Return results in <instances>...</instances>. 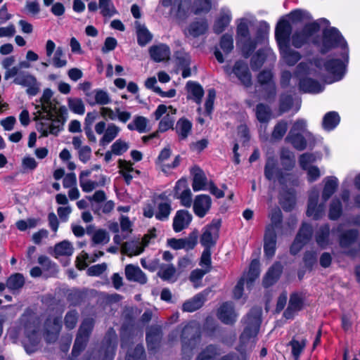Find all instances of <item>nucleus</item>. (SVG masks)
<instances>
[{
  "label": "nucleus",
  "mask_w": 360,
  "mask_h": 360,
  "mask_svg": "<svg viewBox=\"0 0 360 360\" xmlns=\"http://www.w3.org/2000/svg\"><path fill=\"white\" fill-rule=\"evenodd\" d=\"M38 321L32 317L23 315L19 326L9 329L8 335L13 342L21 340L27 354H32L39 348L41 335L48 342H55L60 331L61 317L55 314L49 316L39 329Z\"/></svg>",
  "instance_id": "nucleus-1"
},
{
  "label": "nucleus",
  "mask_w": 360,
  "mask_h": 360,
  "mask_svg": "<svg viewBox=\"0 0 360 360\" xmlns=\"http://www.w3.org/2000/svg\"><path fill=\"white\" fill-rule=\"evenodd\" d=\"M323 37L321 44H318V40H313L314 44L319 46V51L325 54L335 47H340L342 51L341 56L345 61L340 59H329L324 61L322 58L314 60V65L321 70L323 68L332 75L335 79L339 81L343 77L346 70V63L349 60V49L347 41L345 40L339 30L335 27L326 28L323 30Z\"/></svg>",
  "instance_id": "nucleus-2"
},
{
  "label": "nucleus",
  "mask_w": 360,
  "mask_h": 360,
  "mask_svg": "<svg viewBox=\"0 0 360 360\" xmlns=\"http://www.w3.org/2000/svg\"><path fill=\"white\" fill-rule=\"evenodd\" d=\"M34 120L37 122V129L42 136L49 134L57 136L63 129L65 120L63 117L64 108L53 98L50 89H44L40 99V105H36Z\"/></svg>",
  "instance_id": "nucleus-3"
},
{
  "label": "nucleus",
  "mask_w": 360,
  "mask_h": 360,
  "mask_svg": "<svg viewBox=\"0 0 360 360\" xmlns=\"http://www.w3.org/2000/svg\"><path fill=\"white\" fill-rule=\"evenodd\" d=\"M324 187L321 198L323 203L318 205L319 192L317 189H313L309 196L307 215L313 217L314 219H321L325 213V202L333 195L338 187V179L333 176H327L323 179Z\"/></svg>",
  "instance_id": "nucleus-4"
},
{
  "label": "nucleus",
  "mask_w": 360,
  "mask_h": 360,
  "mask_svg": "<svg viewBox=\"0 0 360 360\" xmlns=\"http://www.w3.org/2000/svg\"><path fill=\"white\" fill-rule=\"evenodd\" d=\"M292 25L288 20L283 18L278 22L275 29V37L280 49L284 62L289 66H293L300 59V53L290 47V34Z\"/></svg>",
  "instance_id": "nucleus-5"
},
{
  "label": "nucleus",
  "mask_w": 360,
  "mask_h": 360,
  "mask_svg": "<svg viewBox=\"0 0 360 360\" xmlns=\"http://www.w3.org/2000/svg\"><path fill=\"white\" fill-rule=\"evenodd\" d=\"M312 66L313 63L311 61L300 63L296 67L294 77L299 80L300 91L304 93L319 94L323 91L324 87L316 80L308 77L309 75L321 77Z\"/></svg>",
  "instance_id": "nucleus-6"
},
{
  "label": "nucleus",
  "mask_w": 360,
  "mask_h": 360,
  "mask_svg": "<svg viewBox=\"0 0 360 360\" xmlns=\"http://www.w3.org/2000/svg\"><path fill=\"white\" fill-rule=\"evenodd\" d=\"M323 23L328 26L330 22L326 18H320L318 20L307 23L302 29L296 30L290 34V42L296 49H300L304 45L309 44L315 34L320 30V25Z\"/></svg>",
  "instance_id": "nucleus-7"
},
{
  "label": "nucleus",
  "mask_w": 360,
  "mask_h": 360,
  "mask_svg": "<svg viewBox=\"0 0 360 360\" xmlns=\"http://www.w3.org/2000/svg\"><path fill=\"white\" fill-rule=\"evenodd\" d=\"M262 309L252 308L245 319V326L240 335V340L242 344L245 345L249 342H254L257 336L261 323Z\"/></svg>",
  "instance_id": "nucleus-8"
},
{
  "label": "nucleus",
  "mask_w": 360,
  "mask_h": 360,
  "mask_svg": "<svg viewBox=\"0 0 360 360\" xmlns=\"http://www.w3.org/2000/svg\"><path fill=\"white\" fill-rule=\"evenodd\" d=\"M224 70L227 75L233 74L245 87L252 86V74L246 62L241 60H237L232 68L227 65L224 67Z\"/></svg>",
  "instance_id": "nucleus-9"
},
{
  "label": "nucleus",
  "mask_w": 360,
  "mask_h": 360,
  "mask_svg": "<svg viewBox=\"0 0 360 360\" xmlns=\"http://www.w3.org/2000/svg\"><path fill=\"white\" fill-rule=\"evenodd\" d=\"M200 338L198 326L195 323H189L183 328L181 333L182 349L185 352L191 351L196 347Z\"/></svg>",
  "instance_id": "nucleus-10"
},
{
  "label": "nucleus",
  "mask_w": 360,
  "mask_h": 360,
  "mask_svg": "<svg viewBox=\"0 0 360 360\" xmlns=\"http://www.w3.org/2000/svg\"><path fill=\"white\" fill-rule=\"evenodd\" d=\"M176 112V110L174 109L171 105L167 107L165 105L161 104L158 106L157 109L153 112L155 119L158 120L165 115L159 123L158 131L165 132L173 128Z\"/></svg>",
  "instance_id": "nucleus-11"
},
{
  "label": "nucleus",
  "mask_w": 360,
  "mask_h": 360,
  "mask_svg": "<svg viewBox=\"0 0 360 360\" xmlns=\"http://www.w3.org/2000/svg\"><path fill=\"white\" fill-rule=\"evenodd\" d=\"M155 229L150 231L143 237L141 240H136L125 242L122 246V251L128 256L140 255L143 252L145 248L150 244V240L155 238Z\"/></svg>",
  "instance_id": "nucleus-12"
},
{
  "label": "nucleus",
  "mask_w": 360,
  "mask_h": 360,
  "mask_svg": "<svg viewBox=\"0 0 360 360\" xmlns=\"http://www.w3.org/2000/svg\"><path fill=\"white\" fill-rule=\"evenodd\" d=\"M285 141L300 151L305 150L307 147L312 148L316 144L315 137L311 132L288 134Z\"/></svg>",
  "instance_id": "nucleus-13"
},
{
  "label": "nucleus",
  "mask_w": 360,
  "mask_h": 360,
  "mask_svg": "<svg viewBox=\"0 0 360 360\" xmlns=\"http://www.w3.org/2000/svg\"><path fill=\"white\" fill-rule=\"evenodd\" d=\"M220 226L221 221L219 220H213L211 224L204 227L200 237V243L204 248L211 249L216 245Z\"/></svg>",
  "instance_id": "nucleus-14"
},
{
  "label": "nucleus",
  "mask_w": 360,
  "mask_h": 360,
  "mask_svg": "<svg viewBox=\"0 0 360 360\" xmlns=\"http://www.w3.org/2000/svg\"><path fill=\"white\" fill-rule=\"evenodd\" d=\"M313 234V229L310 224L304 223L297 233L296 238L290 247V252L296 255L302 247L308 243Z\"/></svg>",
  "instance_id": "nucleus-15"
},
{
  "label": "nucleus",
  "mask_w": 360,
  "mask_h": 360,
  "mask_svg": "<svg viewBox=\"0 0 360 360\" xmlns=\"http://www.w3.org/2000/svg\"><path fill=\"white\" fill-rule=\"evenodd\" d=\"M14 83L27 88V93L35 96L39 91V84L34 76L28 72H21L14 79Z\"/></svg>",
  "instance_id": "nucleus-16"
},
{
  "label": "nucleus",
  "mask_w": 360,
  "mask_h": 360,
  "mask_svg": "<svg viewBox=\"0 0 360 360\" xmlns=\"http://www.w3.org/2000/svg\"><path fill=\"white\" fill-rule=\"evenodd\" d=\"M160 4L165 8L170 7L171 13L182 18L188 13L191 0H160Z\"/></svg>",
  "instance_id": "nucleus-17"
},
{
  "label": "nucleus",
  "mask_w": 360,
  "mask_h": 360,
  "mask_svg": "<svg viewBox=\"0 0 360 360\" xmlns=\"http://www.w3.org/2000/svg\"><path fill=\"white\" fill-rule=\"evenodd\" d=\"M172 210L171 200L165 198V195H160L156 202L155 210L156 219L162 221L168 220Z\"/></svg>",
  "instance_id": "nucleus-18"
},
{
  "label": "nucleus",
  "mask_w": 360,
  "mask_h": 360,
  "mask_svg": "<svg viewBox=\"0 0 360 360\" xmlns=\"http://www.w3.org/2000/svg\"><path fill=\"white\" fill-rule=\"evenodd\" d=\"M314 240L321 249H326L333 244V240L330 238V228L328 224H322L316 229Z\"/></svg>",
  "instance_id": "nucleus-19"
},
{
  "label": "nucleus",
  "mask_w": 360,
  "mask_h": 360,
  "mask_svg": "<svg viewBox=\"0 0 360 360\" xmlns=\"http://www.w3.org/2000/svg\"><path fill=\"white\" fill-rule=\"evenodd\" d=\"M219 319L225 324H233L236 322L238 314L234 310L231 302H226L219 308L217 312Z\"/></svg>",
  "instance_id": "nucleus-20"
},
{
  "label": "nucleus",
  "mask_w": 360,
  "mask_h": 360,
  "mask_svg": "<svg viewBox=\"0 0 360 360\" xmlns=\"http://www.w3.org/2000/svg\"><path fill=\"white\" fill-rule=\"evenodd\" d=\"M89 330L88 326L83 323L79 328L77 336L76 338L72 354L73 356H77L79 355L86 345L89 340Z\"/></svg>",
  "instance_id": "nucleus-21"
},
{
  "label": "nucleus",
  "mask_w": 360,
  "mask_h": 360,
  "mask_svg": "<svg viewBox=\"0 0 360 360\" xmlns=\"http://www.w3.org/2000/svg\"><path fill=\"white\" fill-rule=\"evenodd\" d=\"M212 200L207 195H198L193 202V210L195 214L202 218L206 215L211 207Z\"/></svg>",
  "instance_id": "nucleus-22"
},
{
  "label": "nucleus",
  "mask_w": 360,
  "mask_h": 360,
  "mask_svg": "<svg viewBox=\"0 0 360 360\" xmlns=\"http://www.w3.org/2000/svg\"><path fill=\"white\" fill-rule=\"evenodd\" d=\"M276 234L271 226L266 227L264 238V254L268 258H271L276 252Z\"/></svg>",
  "instance_id": "nucleus-23"
},
{
  "label": "nucleus",
  "mask_w": 360,
  "mask_h": 360,
  "mask_svg": "<svg viewBox=\"0 0 360 360\" xmlns=\"http://www.w3.org/2000/svg\"><path fill=\"white\" fill-rule=\"evenodd\" d=\"M193 175L192 188L194 191H204L207 189V179L199 167L195 166L191 169Z\"/></svg>",
  "instance_id": "nucleus-24"
},
{
  "label": "nucleus",
  "mask_w": 360,
  "mask_h": 360,
  "mask_svg": "<svg viewBox=\"0 0 360 360\" xmlns=\"http://www.w3.org/2000/svg\"><path fill=\"white\" fill-rule=\"evenodd\" d=\"M124 271L125 276L129 281L136 282L141 285L146 284L148 281L146 275L138 266L127 264Z\"/></svg>",
  "instance_id": "nucleus-25"
},
{
  "label": "nucleus",
  "mask_w": 360,
  "mask_h": 360,
  "mask_svg": "<svg viewBox=\"0 0 360 360\" xmlns=\"http://www.w3.org/2000/svg\"><path fill=\"white\" fill-rule=\"evenodd\" d=\"M192 220V215L187 210H178L173 219V229L175 232H180L186 229Z\"/></svg>",
  "instance_id": "nucleus-26"
},
{
  "label": "nucleus",
  "mask_w": 360,
  "mask_h": 360,
  "mask_svg": "<svg viewBox=\"0 0 360 360\" xmlns=\"http://www.w3.org/2000/svg\"><path fill=\"white\" fill-rule=\"evenodd\" d=\"M209 292L205 290L200 293L195 295L191 299L186 301L182 306V310L187 312H193L200 309L205 302Z\"/></svg>",
  "instance_id": "nucleus-27"
},
{
  "label": "nucleus",
  "mask_w": 360,
  "mask_h": 360,
  "mask_svg": "<svg viewBox=\"0 0 360 360\" xmlns=\"http://www.w3.org/2000/svg\"><path fill=\"white\" fill-rule=\"evenodd\" d=\"M283 271V266L279 262L274 264L264 276L262 284L268 288L274 285L280 278Z\"/></svg>",
  "instance_id": "nucleus-28"
},
{
  "label": "nucleus",
  "mask_w": 360,
  "mask_h": 360,
  "mask_svg": "<svg viewBox=\"0 0 360 360\" xmlns=\"http://www.w3.org/2000/svg\"><path fill=\"white\" fill-rule=\"evenodd\" d=\"M302 299L298 293H292L290 297L289 304L283 313L287 319H292L295 314L302 308Z\"/></svg>",
  "instance_id": "nucleus-29"
},
{
  "label": "nucleus",
  "mask_w": 360,
  "mask_h": 360,
  "mask_svg": "<svg viewBox=\"0 0 360 360\" xmlns=\"http://www.w3.org/2000/svg\"><path fill=\"white\" fill-rule=\"evenodd\" d=\"M151 58L155 62H161L169 58L170 49L164 44L153 46L149 49Z\"/></svg>",
  "instance_id": "nucleus-30"
},
{
  "label": "nucleus",
  "mask_w": 360,
  "mask_h": 360,
  "mask_svg": "<svg viewBox=\"0 0 360 360\" xmlns=\"http://www.w3.org/2000/svg\"><path fill=\"white\" fill-rule=\"evenodd\" d=\"M193 124L186 118H180L176 124L175 131L179 141L186 140L191 134Z\"/></svg>",
  "instance_id": "nucleus-31"
},
{
  "label": "nucleus",
  "mask_w": 360,
  "mask_h": 360,
  "mask_svg": "<svg viewBox=\"0 0 360 360\" xmlns=\"http://www.w3.org/2000/svg\"><path fill=\"white\" fill-rule=\"evenodd\" d=\"M186 88L188 93V98L193 99L197 104H200L204 95L202 86L195 82L188 81Z\"/></svg>",
  "instance_id": "nucleus-32"
},
{
  "label": "nucleus",
  "mask_w": 360,
  "mask_h": 360,
  "mask_svg": "<svg viewBox=\"0 0 360 360\" xmlns=\"http://www.w3.org/2000/svg\"><path fill=\"white\" fill-rule=\"evenodd\" d=\"M259 262L257 259H253L250 263L248 272L242 277L245 278L248 289L252 288L254 282L259 277Z\"/></svg>",
  "instance_id": "nucleus-33"
},
{
  "label": "nucleus",
  "mask_w": 360,
  "mask_h": 360,
  "mask_svg": "<svg viewBox=\"0 0 360 360\" xmlns=\"http://www.w3.org/2000/svg\"><path fill=\"white\" fill-rule=\"evenodd\" d=\"M250 37L249 31V21L246 18H240L238 20L236 27V42L240 44L243 39Z\"/></svg>",
  "instance_id": "nucleus-34"
},
{
  "label": "nucleus",
  "mask_w": 360,
  "mask_h": 360,
  "mask_svg": "<svg viewBox=\"0 0 360 360\" xmlns=\"http://www.w3.org/2000/svg\"><path fill=\"white\" fill-rule=\"evenodd\" d=\"M161 338V329L151 327L146 333V342L149 350H153L158 345Z\"/></svg>",
  "instance_id": "nucleus-35"
},
{
  "label": "nucleus",
  "mask_w": 360,
  "mask_h": 360,
  "mask_svg": "<svg viewBox=\"0 0 360 360\" xmlns=\"http://www.w3.org/2000/svg\"><path fill=\"white\" fill-rule=\"evenodd\" d=\"M359 231L353 229L343 232L339 238L340 246L342 248H348L358 238Z\"/></svg>",
  "instance_id": "nucleus-36"
},
{
  "label": "nucleus",
  "mask_w": 360,
  "mask_h": 360,
  "mask_svg": "<svg viewBox=\"0 0 360 360\" xmlns=\"http://www.w3.org/2000/svg\"><path fill=\"white\" fill-rule=\"evenodd\" d=\"M137 42L141 46H146L152 39L153 35L144 25L136 22Z\"/></svg>",
  "instance_id": "nucleus-37"
},
{
  "label": "nucleus",
  "mask_w": 360,
  "mask_h": 360,
  "mask_svg": "<svg viewBox=\"0 0 360 360\" xmlns=\"http://www.w3.org/2000/svg\"><path fill=\"white\" fill-rule=\"evenodd\" d=\"M221 353V351L219 346L209 345L198 355L196 360H215Z\"/></svg>",
  "instance_id": "nucleus-38"
},
{
  "label": "nucleus",
  "mask_w": 360,
  "mask_h": 360,
  "mask_svg": "<svg viewBox=\"0 0 360 360\" xmlns=\"http://www.w3.org/2000/svg\"><path fill=\"white\" fill-rule=\"evenodd\" d=\"M340 121V117L338 113L335 111H330L324 115L322 126L325 130L331 131L338 126Z\"/></svg>",
  "instance_id": "nucleus-39"
},
{
  "label": "nucleus",
  "mask_w": 360,
  "mask_h": 360,
  "mask_svg": "<svg viewBox=\"0 0 360 360\" xmlns=\"http://www.w3.org/2000/svg\"><path fill=\"white\" fill-rule=\"evenodd\" d=\"M73 250L74 248L72 243L68 240H63L55 245L53 255L56 258H58L60 256H71Z\"/></svg>",
  "instance_id": "nucleus-40"
},
{
  "label": "nucleus",
  "mask_w": 360,
  "mask_h": 360,
  "mask_svg": "<svg viewBox=\"0 0 360 360\" xmlns=\"http://www.w3.org/2000/svg\"><path fill=\"white\" fill-rule=\"evenodd\" d=\"M120 131V128L115 124L111 123L108 124L104 134L100 140V144L103 146L108 145L117 136Z\"/></svg>",
  "instance_id": "nucleus-41"
},
{
  "label": "nucleus",
  "mask_w": 360,
  "mask_h": 360,
  "mask_svg": "<svg viewBox=\"0 0 360 360\" xmlns=\"http://www.w3.org/2000/svg\"><path fill=\"white\" fill-rule=\"evenodd\" d=\"M98 8L104 17L111 18L117 14V11L111 0H98Z\"/></svg>",
  "instance_id": "nucleus-42"
},
{
  "label": "nucleus",
  "mask_w": 360,
  "mask_h": 360,
  "mask_svg": "<svg viewBox=\"0 0 360 360\" xmlns=\"http://www.w3.org/2000/svg\"><path fill=\"white\" fill-rule=\"evenodd\" d=\"M126 360H146L143 345L137 344L134 348H129L126 355Z\"/></svg>",
  "instance_id": "nucleus-43"
},
{
  "label": "nucleus",
  "mask_w": 360,
  "mask_h": 360,
  "mask_svg": "<svg viewBox=\"0 0 360 360\" xmlns=\"http://www.w3.org/2000/svg\"><path fill=\"white\" fill-rule=\"evenodd\" d=\"M256 117L259 122L262 123H267L271 119V109L267 105L259 103L256 106Z\"/></svg>",
  "instance_id": "nucleus-44"
},
{
  "label": "nucleus",
  "mask_w": 360,
  "mask_h": 360,
  "mask_svg": "<svg viewBox=\"0 0 360 360\" xmlns=\"http://www.w3.org/2000/svg\"><path fill=\"white\" fill-rule=\"evenodd\" d=\"M148 120L143 116H135L133 121L128 124L127 128L131 130H136L139 133L146 131Z\"/></svg>",
  "instance_id": "nucleus-45"
},
{
  "label": "nucleus",
  "mask_w": 360,
  "mask_h": 360,
  "mask_svg": "<svg viewBox=\"0 0 360 360\" xmlns=\"http://www.w3.org/2000/svg\"><path fill=\"white\" fill-rule=\"evenodd\" d=\"M342 213V205L340 200L334 198L329 207L328 217L331 220H337Z\"/></svg>",
  "instance_id": "nucleus-46"
},
{
  "label": "nucleus",
  "mask_w": 360,
  "mask_h": 360,
  "mask_svg": "<svg viewBox=\"0 0 360 360\" xmlns=\"http://www.w3.org/2000/svg\"><path fill=\"white\" fill-rule=\"evenodd\" d=\"M207 29V23L202 20L192 22L188 27V33L193 37L203 34Z\"/></svg>",
  "instance_id": "nucleus-47"
},
{
  "label": "nucleus",
  "mask_w": 360,
  "mask_h": 360,
  "mask_svg": "<svg viewBox=\"0 0 360 360\" xmlns=\"http://www.w3.org/2000/svg\"><path fill=\"white\" fill-rule=\"evenodd\" d=\"M24 284L25 278L22 274L19 273L11 275L6 281V287L11 290H19Z\"/></svg>",
  "instance_id": "nucleus-48"
},
{
  "label": "nucleus",
  "mask_w": 360,
  "mask_h": 360,
  "mask_svg": "<svg viewBox=\"0 0 360 360\" xmlns=\"http://www.w3.org/2000/svg\"><path fill=\"white\" fill-rule=\"evenodd\" d=\"M231 19V15L229 11L226 13H221L214 25V32L217 34L221 33L230 23Z\"/></svg>",
  "instance_id": "nucleus-49"
},
{
  "label": "nucleus",
  "mask_w": 360,
  "mask_h": 360,
  "mask_svg": "<svg viewBox=\"0 0 360 360\" xmlns=\"http://www.w3.org/2000/svg\"><path fill=\"white\" fill-rule=\"evenodd\" d=\"M288 130V123L285 120L279 121L274 127L271 133V139L273 141H280L285 134Z\"/></svg>",
  "instance_id": "nucleus-50"
},
{
  "label": "nucleus",
  "mask_w": 360,
  "mask_h": 360,
  "mask_svg": "<svg viewBox=\"0 0 360 360\" xmlns=\"http://www.w3.org/2000/svg\"><path fill=\"white\" fill-rule=\"evenodd\" d=\"M237 45L240 46L243 56L247 58L255 50L257 43L254 39H252L251 37H249L243 39V42L237 44Z\"/></svg>",
  "instance_id": "nucleus-51"
},
{
  "label": "nucleus",
  "mask_w": 360,
  "mask_h": 360,
  "mask_svg": "<svg viewBox=\"0 0 360 360\" xmlns=\"http://www.w3.org/2000/svg\"><path fill=\"white\" fill-rule=\"evenodd\" d=\"M287 17L293 23L300 22L304 20H311L312 18L309 13L301 9H296L291 11Z\"/></svg>",
  "instance_id": "nucleus-52"
},
{
  "label": "nucleus",
  "mask_w": 360,
  "mask_h": 360,
  "mask_svg": "<svg viewBox=\"0 0 360 360\" xmlns=\"http://www.w3.org/2000/svg\"><path fill=\"white\" fill-rule=\"evenodd\" d=\"M115 207V203L112 200H105L101 203H98L91 208V210L96 214L101 215L102 214L110 213Z\"/></svg>",
  "instance_id": "nucleus-53"
},
{
  "label": "nucleus",
  "mask_w": 360,
  "mask_h": 360,
  "mask_svg": "<svg viewBox=\"0 0 360 360\" xmlns=\"http://www.w3.org/2000/svg\"><path fill=\"white\" fill-rule=\"evenodd\" d=\"M288 345L291 347V352L295 360H298L301 353L306 346V340L302 339L301 341L293 338L289 343Z\"/></svg>",
  "instance_id": "nucleus-54"
},
{
  "label": "nucleus",
  "mask_w": 360,
  "mask_h": 360,
  "mask_svg": "<svg viewBox=\"0 0 360 360\" xmlns=\"http://www.w3.org/2000/svg\"><path fill=\"white\" fill-rule=\"evenodd\" d=\"M174 59L176 64L181 68L183 67L190 66L191 56L184 50H179L174 53Z\"/></svg>",
  "instance_id": "nucleus-55"
},
{
  "label": "nucleus",
  "mask_w": 360,
  "mask_h": 360,
  "mask_svg": "<svg viewBox=\"0 0 360 360\" xmlns=\"http://www.w3.org/2000/svg\"><path fill=\"white\" fill-rule=\"evenodd\" d=\"M67 63L68 61L65 58L63 48L58 46L53 54V57L52 58V64L56 68H60L66 66Z\"/></svg>",
  "instance_id": "nucleus-56"
},
{
  "label": "nucleus",
  "mask_w": 360,
  "mask_h": 360,
  "mask_svg": "<svg viewBox=\"0 0 360 360\" xmlns=\"http://www.w3.org/2000/svg\"><path fill=\"white\" fill-rule=\"evenodd\" d=\"M94 103L105 105L111 103V98L109 94L102 89H95L94 91Z\"/></svg>",
  "instance_id": "nucleus-57"
},
{
  "label": "nucleus",
  "mask_w": 360,
  "mask_h": 360,
  "mask_svg": "<svg viewBox=\"0 0 360 360\" xmlns=\"http://www.w3.org/2000/svg\"><path fill=\"white\" fill-rule=\"evenodd\" d=\"M176 273V269L173 265H163L158 272V276L164 281H171Z\"/></svg>",
  "instance_id": "nucleus-58"
},
{
  "label": "nucleus",
  "mask_w": 360,
  "mask_h": 360,
  "mask_svg": "<svg viewBox=\"0 0 360 360\" xmlns=\"http://www.w3.org/2000/svg\"><path fill=\"white\" fill-rule=\"evenodd\" d=\"M276 160L274 158H269L264 167V176L268 180L273 179L277 170Z\"/></svg>",
  "instance_id": "nucleus-59"
},
{
  "label": "nucleus",
  "mask_w": 360,
  "mask_h": 360,
  "mask_svg": "<svg viewBox=\"0 0 360 360\" xmlns=\"http://www.w3.org/2000/svg\"><path fill=\"white\" fill-rule=\"evenodd\" d=\"M271 224L266 227L271 226L273 230L276 231V229L278 228L282 221V213L279 208L273 209L269 214Z\"/></svg>",
  "instance_id": "nucleus-60"
},
{
  "label": "nucleus",
  "mask_w": 360,
  "mask_h": 360,
  "mask_svg": "<svg viewBox=\"0 0 360 360\" xmlns=\"http://www.w3.org/2000/svg\"><path fill=\"white\" fill-rule=\"evenodd\" d=\"M220 48L225 53H229L233 49V39L231 35L224 34L220 40Z\"/></svg>",
  "instance_id": "nucleus-61"
},
{
  "label": "nucleus",
  "mask_w": 360,
  "mask_h": 360,
  "mask_svg": "<svg viewBox=\"0 0 360 360\" xmlns=\"http://www.w3.org/2000/svg\"><path fill=\"white\" fill-rule=\"evenodd\" d=\"M129 149V144L122 139H117L111 146V150L114 155H121Z\"/></svg>",
  "instance_id": "nucleus-62"
},
{
  "label": "nucleus",
  "mask_w": 360,
  "mask_h": 360,
  "mask_svg": "<svg viewBox=\"0 0 360 360\" xmlns=\"http://www.w3.org/2000/svg\"><path fill=\"white\" fill-rule=\"evenodd\" d=\"M109 239L108 232L103 229L96 230L92 236V240L96 244H105L109 241Z\"/></svg>",
  "instance_id": "nucleus-63"
},
{
  "label": "nucleus",
  "mask_w": 360,
  "mask_h": 360,
  "mask_svg": "<svg viewBox=\"0 0 360 360\" xmlns=\"http://www.w3.org/2000/svg\"><path fill=\"white\" fill-rule=\"evenodd\" d=\"M69 108L75 113L82 115L84 112V105L79 98H70L68 100Z\"/></svg>",
  "instance_id": "nucleus-64"
}]
</instances>
